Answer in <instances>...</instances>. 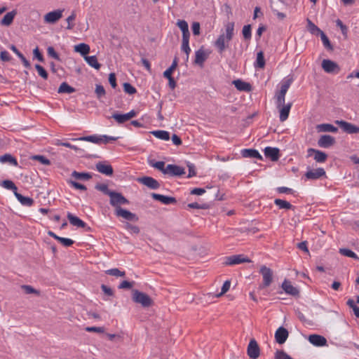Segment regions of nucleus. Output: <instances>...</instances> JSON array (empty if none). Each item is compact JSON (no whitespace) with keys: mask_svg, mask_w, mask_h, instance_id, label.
<instances>
[{"mask_svg":"<svg viewBox=\"0 0 359 359\" xmlns=\"http://www.w3.org/2000/svg\"><path fill=\"white\" fill-rule=\"evenodd\" d=\"M226 35L220 34L215 42V46L217 48L218 52L222 54L228 47V43L233 36L234 22H229L225 25Z\"/></svg>","mask_w":359,"mask_h":359,"instance_id":"obj_1","label":"nucleus"},{"mask_svg":"<svg viewBox=\"0 0 359 359\" xmlns=\"http://www.w3.org/2000/svg\"><path fill=\"white\" fill-rule=\"evenodd\" d=\"M292 83V78L284 80L282 82L280 90L277 92L275 95L277 108L280 107V106L285 104V97Z\"/></svg>","mask_w":359,"mask_h":359,"instance_id":"obj_2","label":"nucleus"},{"mask_svg":"<svg viewBox=\"0 0 359 359\" xmlns=\"http://www.w3.org/2000/svg\"><path fill=\"white\" fill-rule=\"evenodd\" d=\"M292 83V78L284 80L282 82L280 90L277 92L275 95L277 108L280 107V106L285 104V97Z\"/></svg>","mask_w":359,"mask_h":359,"instance_id":"obj_3","label":"nucleus"},{"mask_svg":"<svg viewBox=\"0 0 359 359\" xmlns=\"http://www.w3.org/2000/svg\"><path fill=\"white\" fill-rule=\"evenodd\" d=\"M110 194L109 203L111 206L115 208V210L121 208V205H128L130 203L129 201L121 193L114 191Z\"/></svg>","mask_w":359,"mask_h":359,"instance_id":"obj_4","label":"nucleus"},{"mask_svg":"<svg viewBox=\"0 0 359 359\" xmlns=\"http://www.w3.org/2000/svg\"><path fill=\"white\" fill-rule=\"evenodd\" d=\"M259 273L262 276L263 278L262 285H260V288L264 289L269 287L273 281V271L270 268L263 265L260 267Z\"/></svg>","mask_w":359,"mask_h":359,"instance_id":"obj_5","label":"nucleus"},{"mask_svg":"<svg viewBox=\"0 0 359 359\" xmlns=\"http://www.w3.org/2000/svg\"><path fill=\"white\" fill-rule=\"evenodd\" d=\"M250 262H251V260L243 255H235L226 257L224 264L226 266H232Z\"/></svg>","mask_w":359,"mask_h":359,"instance_id":"obj_6","label":"nucleus"},{"mask_svg":"<svg viewBox=\"0 0 359 359\" xmlns=\"http://www.w3.org/2000/svg\"><path fill=\"white\" fill-rule=\"evenodd\" d=\"M133 300L140 304L144 308H147L153 304V300L146 293H133Z\"/></svg>","mask_w":359,"mask_h":359,"instance_id":"obj_7","label":"nucleus"},{"mask_svg":"<svg viewBox=\"0 0 359 359\" xmlns=\"http://www.w3.org/2000/svg\"><path fill=\"white\" fill-rule=\"evenodd\" d=\"M322 68L329 74H337L340 71V67L337 63L328 59L323 60Z\"/></svg>","mask_w":359,"mask_h":359,"instance_id":"obj_8","label":"nucleus"},{"mask_svg":"<svg viewBox=\"0 0 359 359\" xmlns=\"http://www.w3.org/2000/svg\"><path fill=\"white\" fill-rule=\"evenodd\" d=\"M305 177L309 180H318L323 177H326V172L323 168L316 169H309L304 174Z\"/></svg>","mask_w":359,"mask_h":359,"instance_id":"obj_9","label":"nucleus"},{"mask_svg":"<svg viewBox=\"0 0 359 359\" xmlns=\"http://www.w3.org/2000/svg\"><path fill=\"white\" fill-rule=\"evenodd\" d=\"M336 123L348 134L359 133V127L345 121H337Z\"/></svg>","mask_w":359,"mask_h":359,"instance_id":"obj_10","label":"nucleus"},{"mask_svg":"<svg viewBox=\"0 0 359 359\" xmlns=\"http://www.w3.org/2000/svg\"><path fill=\"white\" fill-rule=\"evenodd\" d=\"M247 353L251 359H256L259 356L260 349L255 339H252L248 346Z\"/></svg>","mask_w":359,"mask_h":359,"instance_id":"obj_11","label":"nucleus"},{"mask_svg":"<svg viewBox=\"0 0 359 359\" xmlns=\"http://www.w3.org/2000/svg\"><path fill=\"white\" fill-rule=\"evenodd\" d=\"M115 215L117 217H121L128 221L137 222L139 220V217L135 213L122 208H118L115 210Z\"/></svg>","mask_w":359,"mask_h":359,"instance_id":"obj_12","label":"nucleus"},{"mask_svg":"<svg viewBox=\"0 0 359 359\" xmlns=\"http://www.w3.org/2000/svg\"><path fill=\"white\" fill-rule=\"evenodd\" d=\"M63 10L57 9L49 12L44 15V21L46 23L55 24L62 17Z\"/></svg>","mask_w":359,"mask_h":359,"instance_id":"obj_13","label":"nucleus"},{"mask_svg":"<svg viewBox=\"0 0 359 359\" xmlns=\"http://www.w3.org/2000/svg\"><path fill=\"white\" fill-rule=\"evenodd\" d=\"M137 181L149 189H157L160 187V183L151 177H142L137 178Z\"/></svg>","mask_w":359,"mask_h":359,"instance_id":"obj_14","label":"nucleus"},{"mask_svg":"<svg viewBox=\"0 0 359 359\" xmlns=\"http://www.w3.org/2000/svg\"><path fill=\"white\" fill-rule=\"evenodd\" d=\"M96 170L107 176H111L114 173L112 166L107 162L99 161L95 164Z\"/></svg>","mask_w":359,"mask_h":359,"instance_id":"obj_15","label":"nucleus"},{"mask_svg":"<svg viewBox=\"0 0 359 359\" xmlns=\"http://www.w3.org/2000/svg\"><path fill=\"white\" fill-rule=\"evenodd\" d=\"M307 153L308 157L314 154V160L318 163H324L327 158V155L325 152L316 149L309 148L307 150Z\"/></svg>","mask_w":359,"mask_h":359,"instance_id":"obj_16","label":"nucleus"},{"mask_svg":"<svg viewBox=\"0 0 359 359\" xmlns=\"http://www.w3.org/2000/svg\"><path fill=\"white\" fill-rule=\"evenodd\" d=\"M335 142V138L329 135H323L318 140V146L322 148H329L333 146Z\"/></svg>","mask_w":359,"mask_h":359,"instance_id":"obj_17","label":"nucleus"},{"mask_svg":"<svg viewBox=\"0 0 359 359\" xmlns=\"http://www.w3.org/2000/svg\"><path fill=\"white\" fill-rule=\"evenodd\" d=\"M289 332L283 327H279L275 332L276 341L279 344H284L288 338Z\"/></svg>","mask_w":359,"mask_h":359,"instance_id":"obj_18","label":"nucleus"},{"mask_svg":"<svg viewBox=\"0 0 359 359\" xmlns=\"http://www.w3.org/2000/svg\"><path fill=\"white\" fill-rule=\"evenodd\" d=\"M167 172L165 175L170 176H181L185 174L184 168L173 164H168L166 166Z\"/></svg>","mask_w":359,"mask_h":359,"instance_id":"obj_19","label":"nucleus"},{"mask_svg":"<svg viewBox=\"0 0 359 359\" xmlns=\"http://www.w3.org/2000/svg\"><path fill=\"white\" fill-rule=\"evenodd\" d=\"M309 341L316 346H324L327 345V339L322 335L313 334L309 336Z\"/></svg>","mask_w":359,"mask_h":359,"instance_id":"obj_20","label":"nucleus"},{"mask_svg":"<svg viewBox=\"0 0 359 359\" xmlns=\"http://www.w3.org/2000/svg\"><path fill=\"white\" fill-rule=\"evenodd\" d=\"M151 197L153 199L160 201L165 205H169L177 203L176 198L172 196H168L159 194L152 193Z\"/></svg>","mask_w":359,"mask_h":359,"instance_id":"obj_21","label":"nucleus"},{"mask_svg":"<svg viewBox=\"0 0 359 359\" xmlns=\"http://www.w3.org/2000/svg\"><path fill=\"white\" fill-rule=\"evenodd\" d=\"M264 155L272 161H277L280 157V150L276 147H267L264 149Z\"/></svg>","mask_w":359,"mask_h":359,"instance_id":"obj_22","label":"nucleus"},{"mask_svg":"<svg viewBox=\"0 0 359 359\" xmlns=\"http://www.w3.org/2000/svg\"><path fill=\"white\" fill-rule=\"evenodd\" d=\"M292 103L289 102L286 104H283L279 107V112H280V121L281 122H284L286 121L289 116L290 111L292 107Z\"/></svg>","mask_w":359,"mask_h":359,"instance_id":"obj_23","label":"nucleus"},{"mask_svg":"<svg viewBox=\"0 0 359 359\" xmlns=\"http://www.w3.org/2000/svg\"><path fill=\"white\" fill-rule=\"evenodd\" d=\"M208 54L205 53V51L203 50V47L202 46L195 53L194 63L198 65L203 66L204 62L208 58Z\"/></svg>","mask_w":359,"mask_h":359,"instance_id":"obj_24","label":"nucleus"},{"mask_svg":"<svg viewBox=\"0 0 359 359\" xmlns=\"http://www.w3.org/2000/svg\"><path fill=\"white\" fill-rule=\"evenodd\" d=\"M67 217L70 224L73 226L80 228H86L87 226L86 222H84L83 220L79 219L78 217L74 215L71 212H67Z\"/></svg>","mask_w":359,"mask_h":359,"instance_id":"obj_25","label":"nucleus"},{"mask_svg":"<svg viewBox=\"0 0 359 359\" xmlns=\"http://www.w3.org/2000/svg\"><path fill=\"white\" fill-rule=\"evenodd\" d=\"M241 155L244 158L262 159L259 151L255 149H244L241 150Z\"/></svg>","mask_w":359,"mask_h":359,"instance_id":"obj_26","label":"nucleus"},{"mask_svg":"<svg viewBox=\"0 0 359 359\" xmlns=\"http://www.w3.org/2000/svg\"><path fill=\"white\" fill-rule=\"evenodd\" d=\"M233 84L240 91L250 92L252 90L250 83L245 82L241 79L234 80Z\"/></svg>","mask_w":359,"mask_h":359,"instance_id":"obj_27","label":"nucleus"},{"mask_svg":"<svg viewBox=\"0 0 359 359\" xmlns=\"http://www.w3.org/2000/svg\"><path fill=\"white\" fill-rule=\"evenodd\" d=\"M15 196L22 205L30 207L34 204V201L30 197L24 196L18 191H15Z\"/></svg>","mask_w":359,"mask_h":359,"instance_id":"obj_28","label":"nucleus"},{"mask_svg":"<svg viewBox=\"0 0 359 359\" xmlns=\"http://www.w3.org/2000/svg\"><path fill=\"white\" fill-rule=\"evenodd\" d=\"M16 15L15 11H12L7 13L0 22V24L4 26H9L12 24L14 18Z\"/></svg>","mask_w":359,"mask_h":359,"instance_id":"obj_29","label":"nucleus"},{"mask_svg":"<svg viewBox=\"0 0 359 359\" xmlns=\"http://www.w3.org/2000/svg\"><path fill=\"white\" fill-rule=\"evenodd\" d=\"M317 130L318 132H331L337 133L338 128L330 123H322L317 126Z\"/></svg>","mask_w":359,"mask_h":359,"instance_id":"obj_30","label":"nucleus"},{"mask_svg":"<svg viewBox=\"0 0 359 359\" xmlns=\"http://www.w3.org/2000/svg\"><path fill=\"white\" fill-rule=\"evenodd\" d=\"M177 26L180 27L182 32V39L189 38L190 33L189 31L188 23L185 20H179L177 22Z\"/></svg>","mask_w":359,"mask_h":359,"instance_id":"obj_31","label":"nucleus"},{"mask_svg":"<svg viewBox=\"0 0 359 359\" xmlns=\"http://www.w3.org/2000/svg\"><path fill=\"white\" fill-rule=\"evenodd\" d=\"M274 203L275 205H276L277 206H278V208L280 209H285V210H290V209H292V210H294V207L290 203H289L288 201H285V200H282V199H280V198H276L274 200Z\"/></svg>","mask_w":359,"mask_h":359,"instance_id":"obj_32","label":"nucleus"},{"mask_svg":"<svg viewBox=\"0 0 359 359\" xmlns=\"http://www.w3.org/2000/svg\"><path fill=\"white\" fill-rule=\"evenodd\" d=\"M74 50L85 57L90 52V46L86 43H81L74 46Z\"/></svg>","mask_w":359,"mask_h":359,"instance_id":"obj_33","label":"nucleus"},{"mask_svg":"<svg viewBox=\"0 0 359 359\" xmlns=\"http://www.w3.org/2000/svg\"><path fill=\"white\" fill-rule=\"evenodd\" d=\"M114 118L118 124H123L129 121L126 114H120L118 111H115L110 117H108V118Z\"/></svg>","mask_w":359,"mask_h":359,"instance_id":"obj_34","label":"nucleus"},{"mask_svg":"<svg viewBox=\"0 0 359 359\" xmlns=\"http://www.w3.org/2000/svg\"><path fill=\"white\" fill-rule=\"evenodd\" d=\"M72 177L78 180H89L92 178V175L89 172H79L76 170L72 172Z\"/></svg>","mask_w":359,"mask_h":359,"instance_id":"obj_35","label":"nucleus"},{"mask_svg":"<svg viewBox=\"0 0 359 359\" xmlns=\"http://www.w3.org/2000/svg\"><path fill=\"white\" fill-rule=\"evenodd\" d=\"M84 59L90 67L97 70L100 69L101 65L98 62L95 55L85 56Z\"/></svg>","mask_w":359,"mask_h":359,"instance_id":"obj_36","label":"nucleus"},{"mask_svg":"<svg viewBox=\"0 0 359 359\" xmlns=\"http://www.w3.org/2000/svg\"><path fill=\"white\" fill-rule=\"evenodd\" d=\"M10 49L11 50H13L17 55L18 57L21 60V61L22 62L24 66L27 68H29L30 67V63L26 59V57L23 55V54H22L18 50V48H16L15 46L14 45H11L10 46Z\"/></svg>","mask_w":359,"mask_h":359,"instance_id":"obj_37","label":"nucleus"},{"mask_svg":"<svg viewBox=\"0 0 359 359\" xmlns=\"http://www.w3.org/2000/svg\"><path fill=\"white\" fill-rule=\"evenodd\" d=\"M149 164L151 167L161 171L164 175L166 174L167 170L166 167H165V163L164 161H154V160H151L149 161Z\"/></svg>","mask_w":359,"mask_h":359,"instance_id":"obj_38","label":"nucleus"},{"mask_svg":"<svg viewBox=\"0 0 359 359\" xmlns=\"http://www.w3.org/2000/svg\"><path fill=\"white\" fill-rule=\"evenodd\" d=\"M76 91V89L70 86L67 83L63 82L60 84L57 93L71 94Z\"/></svg>","mask_w":359,"mask_h":359,"instance_id":"obj_39","label":"nucleus"},{"mask_svg":"<svg viewBox=\"0 0 359 359\" xmlns=\"http://www.w3.org/2000/svg\"><path fill=\"white\" fill-rule=\"evenodd\" d=\"M0 161L3 163H8L11 165L17 166L18 161L15 158L9 154H6L0 157Z\"/></svg>","mask_w":359,"mask_h":359,"instance_id":"obj_40","label":"nucleus"},{"mask_svg":"<svg viewBox=\"0 0 359 359\" xmlns=\"http://www.w3.org/2000/svg\"><path fill=\"white\" fill-rule=\"evenodd\" d=\"M255 67L256 68L262 69L265 66V59L264 53L262 51H259L257 54V59L255 62Z\"/></svg>","mask_w":359,"mask_h":359,"instance_id":"obj_41","label":"nucleus"},{"mask_svg":"<svg viewBox=\"0 0 359 359\" xmlns=\"http://www.w3.org/2000/svg\"><path fill=\"white\" fill-rule=\"evenodd\" d=\"M73 140H81V141H87L90 142L95 144H100L101 143V139L100 136H97L95 135H89V136H84L79 138H75L73 139Z\"/></svg>","mask_w":359,"mask_h":359,"instance_id":"obj_42","label":"nucleus"},{"mask_svg":"<svg viewBox=\"0 0 359 359\" xmlns=\"http://www.w3.org/2000/svg\"><path fill=\"white\" fill-rule=\"evenodd\" d=\"M151 133L155 136L156 137L163 140H170V133L165 130H154L151 132Z\"/></svg>","mask_w":359,"mask_h":359,"instance_id":"obj_43","label":"nucleus"},{"mask_svg":"<svg viewBox=\"0 0 359 359\" xmlns=\"http://www.w3.org/2000/svg\"><path fill=\"white\" fill-rule=\"evenodd\" d=\"M307 27L312 34L318 35L320 34V32H323L309 18L307 19Z\"/></svg>","mask_w":359,"mask_h":359,"instance_id":"obj_44","label":"nucleus"},{"mask_svg":"<svg viewBox=\"0 0 359 359\" xmlns=\"http://www.w3.org/2000/svg\"><path fill=\"white\" fill-rule=\"evenodd\" d=\"M189 38L182 39V46H181L182 50L184 51L187 55L186 60H188L189 55L191 52V48L189 45Z\"/></svg>","mask_w":359,"mask_h":359,"instance_id":"obj_45","label":"nucleus"},{"mask_svg":"<svg viewBox=\"0 0 359 359\" xmlns=\"http://www.w3.org/2000/svg\"><path fill=\"white\" fill-rule=\"evenodd\" d=\"M107 275H110L115 277H124L126 276V272L124 271H121L117 268L108 269L105 271Z\"/></svg>","mask_w":359,"mask_h":359,"instance_id":"obj_46","label":"nucleus"},{"mask_svg":"<svg viewBox=\"0 0 359 359\" xmlns=\"http://www.w3.org/2000/svg\"><path fill=\"white\" fill-rule=\"evenodd\" d=\"M281 287L284 292H299L296 287L292 286L291 282L287 279H285L282 283Z\"/></svg>","mask_w":359,"mask_h":359,"instance_id":"obj_47","label":"nucleus"},{"mask_svg":"<svg viewBox=\"0 0 359 359\" xmlns=\"http://www.w3.org/2000/svg\"><path fill=\"white\" fill-rule=\"evenodd\" d=\"M177 62H178V59L177 57H175L172 61V65H170V67L169 68H168L164 72H163V76L164 77H167V76H172V74L173 72V71L175 69V68L177 67Z\"/></svg>","mask_w":359,"mask_h":359,"instance_id":"obj_48","label":"nucleus"},{"mask_svg":"<svg viewBox=\"0 0 359 359\" xmlns=\"http://www.w3.org/2000/svg\"><path fill=\"white\" fill-rule=\"evenodd\" d=\"M322 42L323 43V46L329 50H333V46L331 44L328 37L326 36V34L323 32H320V34Z\"/></svg>","mask_w":359,"mask_h":359,"instance_id":"obj_49","label":"nucleus"},{"mask_svg":"<svg viewBox=\"0 0 359 359\" xmlns=\"http://www.w3.org/2000/svg\"><path fill=\"white\" fill-rule=\"evenodd\" d=\"M339 252L344 256L351 257L354 259H359L358 255L354 252L348 248H340Z\"/></svg>","mask_w":359,"mask_h":359,"instance_id":"obj_50","label":"nucleus"},{"mask_svg":"<svg viewBox=\"0 0 359 359\" xmlns=\"http://www.w3.org/2000/svg\"><path fill=\"white\" fill-rule=\"evenodd\" d=\"M95 189L102 191L104 194L110 196V193L114 191L109 189L108 185L106 184H97L95 187Z\"/></svg>","mask_w":359,"mask_h":359,"instance_id":"obj_51","label":"nucleus"},{"mask_svg":"<svg viewBox=\"0 0 359 359\" xmlns=\"http://www.w3.org/2000/svg\"><path fill=\"white\" fill-rule=\"evenodd\" d=\"M242 34L245 40H250L252 37L251 25H245L243 27Z\"/></svg>","mask_w":359,"mask_h":359,"instance_id":"obj_52","label":"nucleus"},{"mask_svg":"<svg viewBox=\"0 0 359 359\" xmlns=\"http://www.w3.org/2000/svg\"><path fill=\"white\" fill-rule=\"evenodd\" d=\"M1 185L6 189L13 191L14 194H15V191H17V187L11 180H4L1 182Z\"/></svg>","mask_w":359,"mask_h":359,"instance_id":"obj_53","label":"nucleus"},{"mask_svg":"<svg viewBox=\"0 0 359 359\" xmlns=\"http://www.w3.org/2000/svg\"><path fill=\"white\" fill-rule=\"evenodd\" d=\"M124 228L130 233L133 234H138L140 231V229L137 226L133 225L129 222H126L124 224Z\"/></svg>","mask_w":359,"mask_h":359,"instance_id":"obj_54","label":"nucleus"},{"mask_svg":"<svg viewBox=\"0 0 359 359\" xmlns=\"http://www.w3.org/2000/svg\"><path fill=\"white\" fill-rule=\"evenodd\" d=\"M135 285L134 281H128V280H123L119 283L118 285V289L119 290H130L133 285Z\"/></svg>","mask_w":359,"mask_h":359,"instance_id":"obj_55","label":"nucleus"},{"mask_svg":"<svg viewBox=\"0 0 359 359\" xmlns=\"http://www.w3.org/2000/svg\"><path fill=\"white\" fill-rule=\"evenodd\" d=\"M123 90L126 93L129 95H133L137 93L136 88L133 86L130 83H124L123 85Z\"/></svg>","mask_w":359,"mask_h":359,"instance_id":"obj_56","label":"nucleus"},{"mask_svg":"<svg viewBox=\"0 0 359 359\" xmlns=\"http://www.w3.org/2000/svg\"><path fill=\"white\" fill-rule=\"evenodd\" d=\"M95 93L98 99L102 98L106 94L104 87L100 84H96Z\"/></svg>","mask_w":359,"mask_h":359,"instance_id":"obj_57","label":"nucleus"},{"mask_svg":"<svg viewBox=\"0 0 359 359\" xmlns=\"http://www.w3.org/2000/svg\"><path fill=\"white\" fill-rule=\"evenodd\" d=\"M275 359H293L283 350H278L275 353Z\"/></svg>","mask_w":359,"mask_h":359,"instance_id":"obj_58","label":"nucleus"},{"mask_svg":"<svg viewBox=\"0 0 359 359\" xmlns=\"http://www.w3.org/2000/svg\"><path fill=\"white\" fill-rule=\"evenodd\" d=\"M32 159L39 161L43 165H50V161L46 158L44 156L35 155L32 157Z\"/></svg>","mask_w":359,"mask_h":359,"instance_id":"obj_59","label":"nucleus"},{"mask_svg":"<svg viewBox=\"0 0 359 359\" xmlns=\"http://www.w3.org/2000/svg\"><path fill=\"white\" fill-rule=\"evenodd\" d=\"M187 206L189 208H196L203 210H207L210 207V205L208 203L198 204V203H189Z\"/></svg>","mask_w":359,"mask_h":359,"instance_id":"obj_60","label":"nucleus"},{"mask_svg":"<svg viewBox=\"0 0 359 359\" xmlns=\"http://www.w3.org/2000/svg\"><path fill=\"white\" fill-rule=\"evenodd\" d=\"M35 68L38 72V74L44 79H47L48 74L46 70L40 65H35Z\"/></svg>","mask_w":359,"mask_h":359,"instance_id":"obj_61","label":"nucleus"},{"mask_svg":"<svg viewBox=\"0 0 359 359\" xmlns=\"http://www.w3.org/2000/svg\"><path fill=\"white\" fill-rule=\"evenodd\" d=\"M47 53L49 57H51L57 60H60L58 53L55 50L53 47H52V46L48 47Z\"/></svg>","mask_w":359,"mask_h":359,"instance_id":"obj_62","label":"nucleus"},{"mask_svg":"<svg viewBox=\"0 0 359 359\" xmlns=\"http://www.w3.org/2000/svg\"><path fill=\"white\" fill-rule=\"evenodd\" d=\"M336 25H337V26H338L340 28L342 34L345 37H346L347 36V32H348L347 27L345 25H344L342 21L341 20H339V19H337L336 20Z\"/></svg>","mask_w":359,"mask_h":359,"instance_id":"obj_63","label":"nucleus"},{"mask_svg":"<svg viewBox=\"0 0 359 359\" xmlns=\"http://www.w3.org/2000/svg\"><path fill=\"white\" fill-rule=\"evenodd\" d=\"M76 13L73 11L72 14L67 18V22H68V25L67 27V29H73L74 25L72 23L76 19Z\"/></svg>","mask_w":359,"mask_h":359,"instance_id":"obj_64","label":"nucleus"}]
</instances>
